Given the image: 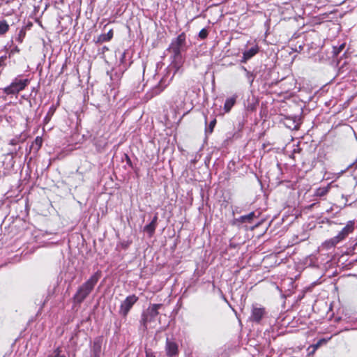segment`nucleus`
Returning a JSON list of instances; mask_svg holds the SVG:
<instances>
[{
	"label": "nucleus",
	"instance_id": "obj_1",
	"mask_svg": "<svg viewBox=\"0 0 357 357\" xmlns=\"http://www.w3.org/2000/svg\"><path fill=\"white\" fill-rule=\"evenodd\" d=\"M100 278V273L96 272L92 275L89 280L83 283L77 290L74 295V300L78 303H81L91 294L94 287Z\"/></svg>",
	"mask_w": 357,
	"mask_h": 357
},
{
	"label": "nucleus",
	"instance_id": "obj_2",
	"mask_svg": "<svg viewBox=\"0 0 357 357\" xmlns=\"http://www.w3.org/2000/svg\"><path fill=\"white\" fill-rule=\"evenodd\" d=\"M355 222L354 220L349 221L346 226L338 233V234L324 242L326 248L335 247L340 241L344 240L349 234L354 230Z\"/></svg>",
	"mask_w": 357,
	"mask_h": 357
},
{
	"label": "nucleus",
	"instance_id": "obj_3",
	"mask_svg": "<svg viewBox=\"0 0 357 357\" xmlns=\"http://www.w3.org/2000/svg\"><path fill=\"white\" fill-rule=\"evenodd\" d=\"M355 222L354 220L349 221L346 226L338 233V234L324 242L326 248L335 247L340 241L344 240L349 234L354 230Z\"/></svg>",
	"mask_w": 357,
	"mask_h": 357
},
{
	"label": "nucleus",
	"instance_id": "obj_4",
	"mask_svg": "<svg viewBox=\"0 0 357 357\" xmlns=\"http://www.w3.org/2000/svg\"><path fill=\"white\" fill-rule=\"evenodd\" d=\"M355 222L354 220L349 221L346 226L338 233V234L324 242L326 248L335 247L340 241L344 240L349 234L354 230Z\"/></svg>",
	"mask_w": 357,
	"mask_h": 357
},
{
	"label": "nucleus",
	"instance_id": "obj_5",
	"mask_svg": "<svg viewBox=\"0 0 357 357\" xmlns=\"http://www.w3.org/2000/svg\"><path fill=\"white\" fill-rule=\"evenodd\" d=\"M185 44V35L184 33L179 34L170 44L169 50L173 54L174 59H181V52Z\"/></svg>",
	"mask_w": 357,
	"mask_h": 357
},
{
	"label": "nucleus",
	"instance_id": "obj_6",
	"mask_svg": "<svg viewBox=\"0 0 357 357\" xmlns=\"http://www.w3.org/2000/svg\"><path fill=\"white\" fill-rule=\"evenodd\" d=\"M29 83V81L28 79H20L16 77L9 86L3 89V91L7 95L17 94L20 91L24 90Z\"/></svg>",
	"mask_w": 357,
	"mask_h": 357
},
{
	"label": "nucleus",
	"instance_id": "obj_7",
	"mask_svg": "<svg viewBox=\"0 0 357 357\" xmlns=\"http://www.w3.org/2000/svg\"><path fill=\"white\" fill-rule=\"evenodd\" d=\"M266 314L267 311L266 307L259 304H253L251 306L249 321L255 324H260Z\"/></svg>",
	"mask_w": 357,
	"mask_h": 357
},
{
	"label": "nucleus",
	"instance_id": "obj_8",
	"mask_svg": "<svg viewBox=\"0 0 357 357\" xmlns=\"http://www.w3.org/2000/svg\"><path fill=\"white\" fill-rule=\"evenodd\" d=\"M162 304H153L150 305L146 312L142 315V322L146 328L149 323L152 321L158 315V310L161 307Z\"/></svg>",
	"mask_w": 357,
	"mask_h": 357
},
{
	"label": "nucleus",
	"instance_id": "obj_9",
	"mask_svg": "<svg viewBox=\"0 0 357 357\" xmlns=\"http://www.w3.org/2000/svg\"><path fill=\"white\" fill-rule=\"evenodd\" d=\"M137 300L138 298L134 294L126 297V298L121 304L119 313L123 317L127 316L129 311L133 305L137 301Z\"/></svg>",
	"mask_w": 357,
	"mask_h": 357
},
{
	"label": "nucleus",
	"instance_id": "obj_10",
	"mask_svg": "<svg viewBox=\"0 0 357 357\" xmlns=\"http://www.w3.org/2000/svg\"><path fill=\"white\" fill-rule=\"evenodd\" d=\"M165 350L167 356L173 357L178 353V344L175 342L167 338Z\"/></svg>",
	"mask_w": 357,
	"mask_h": 357
},
{
	"label": "nucleus",
	"instance_id": "obj_11",
	"mask_svg": "<svg viewBox=\"0 0 357 357\" xmlns=\"http://www.w3.org/2000/svg\"><path fill=\"white\" fill-rule=\"evenodd\" d=\"M172 77H170L169 79H167L165 77H162L158 85L153 89V93L155 95L159 94L160 92H162L169 84L170 82L172 79Z\"/></svg>",
	"mask_w": 357,
	"mask_h": 357
},
{
	"label": "nucleus",
	"instance_id": "obj_12",
	"mask_svg": "<svg viewBox=\"0 0 357 357\" xmlns=\"http://www.w3.org/2000/svg\"><path fill=\"white\" fill-rule=\"evenodd\" d=\"M331 189V183L328 184L326 187H320L317 188L315 191V196L317 197H324L328 194Z\"/></svg>",
	"mask_w": 357,
	"mask_h": 357
},
{
	"label": "nucleus",
	"instance_id": "obj_13",
	"mask_svg": "<svg viewBox=\"0 0 357 357\" xmlns=\"http://www.w3.org/2000/svg\"><path fill=\"white\" fill-rule=\"evenodd\" d=\"M236 96H232L226 100L224 105V109L226 112H229L231 110L236 102Z\"/></svg>",
	"mask_w": 357,
	"mask_h": 357
},
{
	"label": "nucleus",
	"instance_id": "obj_14",
	"mask_svg": "<svg viewBox=\"0 0 357 357\" xmlns=\"http://www.w3.org/2000/svg\"><path fill=\"white\" fill-rule=\"evenodd\" d=\"M113 37V30L110 29L107 33L101 34L98 39L100 43L109 41Z\"/></svg>",
	"mask_w": 357,
	"mask_h": 357
},
{
	"label": "nucleus",
	"instance_id": "obj_15",
	"mask_svg": "<svg viewBox=\"0 0 357 357\" xmlns=\"http://www.w3.org/2000/svg\"><path fill=\"white\" fill-rule=\"evenodd\" d=\"M259 50V47L258 45H255L254 47L250 48L247 50V60L252 58L253 56H255L256 54L258 53Z\"/></svg>",
	"mask_w": 357,
	"mask_h": 357
},
{
	"label": "nucleus",
	"instance_id": "obj_16",
	"mask_svg": "<svg viewBox=\"0 0 357 357\" xmlns=\"http://www.w3.org/2000/svg\"><path fill=\"white\" fill-rule=\"evenodd\" d=\"M9 29V25L6 20L0 21V35L5 34Z\"/></svg>",
	"mask_w": 357,
	"mask_h": 357
},
{
	"label": "nucleus",
	"instance_id": "obj_17",
	"mask_svg": "<svg viewBox=\"0 0 357 357\" xmlns=\"http://www.w3.org/2000/svg\"><path fill=\"white\" fill-rule=\"evenodd\" d=\"M156 226L153 225V223H149L144 227V231L147 232L150 236H151L155 230Z\"/></svg>",
	"mask_w": 357,
	"mask_h": 357
},
{
	"label": "nucleus",
	"instance_id": "obj_18",
	"mask_svg": "<svg viewBox=\"0 0 357 357\" xmlns=\"http://www.w3.org/2000/svg\"><path fill=\"white\" fill-rule=\"evenodd\" d=\"M216 124V119H213L209 123L208 126L206 128V132L211 134L213 132L214 127Z\"/></svg>",
	"mask_w": 357,
	"mask_h": 357
},
{
	"label": "nucleus",
	"instance_id": "obj_19",
	"mask_svg": "<svg viewBox=\"0 0 357 357\" xmlns=\"http://www.w3.org/2000/svg\"><path fill=\"white\" fill-rule=\"evenodd\" d=\"M42 144H43V139H42V137H36L33 144H32V146H35L37 149H39L40 148V146H42Z\"/></svg>",
	"mask_w": 357,
	"mask_h": 357
},
{
	"label": "nucleus",
	"instance_id": "obj_20",
	"mask_svg": "<svg viewBox=\"0 0 357 357\" xmlns=\"http://www.w3.org/2000/svg\"><path fill=\"white\" fill-rule=\"evenodd\" d=\"M126 52H123L121 54V58H120V63L121 64L123 65V68L126 70L128 67L130 66V64H127L126 61Z\"/></svg>",
	"mask_w": 357,
	"mask_h": 357
},
{
	"label": "nucleus",
	"instance_id": "obj_21",
	"mask_svg": "<svg viewBox=\"0 0 357 357\" xmlns=\"http://www.w3.org/2000/svg\"><path fill=\"white\" fill-rule=\"evenodd\" d=\"M345 47V44L342 43L338 47H333V53L335 56H337Z\"/></svg>",
	"mask_w": 357,
	"mask_h": 357
},
{
	"label": "nucleus",
	"instance_id": "obj_22",
	"mask_svg": "<svg viewBox=\"0 0 357 357\" xmlns=\"http://www.w3.org/2000/svg\"><path fill=\"white\" fill-rule=\"evenodd\" d=\"M208 36V31L206 29H202L199 33V37L202 39H205Z\"/></svg>",
	"mask_w": 357,
	"mask_h": 357
},
{
	"label": "nucleus",
	"instance_id": "obj_23",
	"mask_svg": "<svg viewBox=\"0 0 357 357\" xmlns=\"http://www.w3.org/2000/svg\"><path fill=\"white\" fill-rule=\"evenodd\" d=\"M19 52H20V48L17 46H15L10 50V53H9V56H11L14 55L15 54L19 53Z\"/></svg>",
	"mask_w": 357,
	"mask_h": 357
},
{
	"label": "nucleus",
	"instance_id": "obj_24",
	"mask_svg": "<svg viewBox=\"0 0 357 357\" xmlns=\"http://www.w3.org/2000/svg\"><path fill=\"white\" fill-rule=\"evenodd\" d=\"M255 213L252 212L247 215V223H252V220H253V218L255 217Z\"/></svg>",
	"mask_w": 357,
	"mask_h": 357
},
{
	"label": "nucleus",
	"instance_id": "obj_25",
	"mask_svg": "<svg viewBox=\"0 0 357 357\" xmlns=\"http://www.w3.org/2000/svg\"><path fill=\"white\" fill-rule=\"evenodd\" d=\"M7 56L6 55L0 56V67H3L6 66V60Z\"/></svg>",
	"mask_w": 357,
	"mask_h": 357
},
{
	"label": "nucleus",
	"instance_id": "obj_26",
	"mask_svg": "<svg viewBox=\"0 0 357 357\" xmlns=\"http://www.w3.org/2000/svg\"><path fill=\"white\" fill-rule=\"evenodd\" d=\"M100 351V346L99 344L94 345V352H95V357H98L99 353Z\"/></svg>",
	"mask_w": 357,
	"mask_h": 357
},
{
	"label": "nucleus",
	"instance_id": "obj_27",
	"mask_svg": "<svg viewBox=\"0 0 357 357\" xmlns=\"http://www.w3.org/2000/svg\"><path fill=\"white\" fill-rule=\"evenodd\" d=\"M322 341L323 340H320L317 344L311 345L310 347H312V349H314V351H316L321 345Z\"/></svg>",
	"mask_w": 357,
	"mask_h": 357
},
{
	"label": "nucleus",
	"instance_id": "obj_28",
	"mask_svg": "<svg viewBox=\"0 0 357 357\" xmlns=\"http://www.w3.org/2000/svg\"><path fill=\"white\" fill-rule=\"evenodd\" d=\"M146 357H155L154 354L151 351H146Z\"/></svg>",
	"mask_w": 357,
	"mask_h": 357
},
{
	"label": "nucleus",
	"instance_id": "obj_29",
	"mask_svg": "<svg viewBox=\"0 0 357 357\" xmlns=\"http://www.w3.org/2000/svg\"><path fill=\"white\" fill-rule=\"evenodd\" d=\"M260 224H261V220H257V221L255 223V225H250V228L251 229H253L255 227H257V226H258V225H260Z\"/></svg>",
	"mask_w": 357,
	"mask_h": 357
},
{
	"label": "nucleus",
	"instance_id": "obj_30",
	"mask_svg": "<svg viewBox=\"0 0 357 357\" xmlns=\"http://www.w3.org/2000/svg\"><path fill=\"white\" fill-rule=\"evenodd\" d=\"M157 219V216H155L150 223H153V225L156 226Z\"/></svg>",
	"mask_w": 357,
	"mask_h": 357
},
{
	"label": "nucleus",
	"instance_id": "obj_31",
	"mask_svg": "<svg viewBox=\"0 0 357 357\" xmlns=\"http://www.w3.org/2000/svg\"><path fill=\"white\" fill-rule=\"evenodd\" d=\"M61 349L60 348H56L54 351L55 355H60Z\"/></svg>",
	"mask_w": 357,
	"mask_h": 357
},
{
	"label": "nucleus",
	"instance_id": "obj_32",
	"mask_svg": "<svg viewBox=\"0 0 357 357\" xmlns=\"http://www.w3.org/2000/svg\"><path fill=\"white\" fill-rule=\"evenodd\" d=\"M242 54V61H244L245 60V51L243 52Z\"/></svg>",
	"mask_w": 357,
	"mask_h": 357
},
{
	"label": "nucleus",
	"instance_id": "obj_33",
	"mask_svg": "<svg viewBox=\"0 0 357 357\" xmlns=\"http://www.w3.org/2000/svg\"><path fill=\"white\" fill-rule=\"evenodd\" d=\"M17 40H18L20 43H22V39L21 38V37H18V38H17Z\"/></svg>",
	"mask_w": 357,
	"mask_h": 357
},
{
	"label": "nucleus",
	"instance_id": "obj_34",
	"mask_svg": "<svg viewBox=\"0 0 357 357\" xmlns=\"http://www.w3.org/2000/svg\"><path fill=\"white\" fill-rule=\"evenodd\" d=\"M54 357H66L65 356L55 355Z\"/></svg>",
	"mask_w": 357,
	"mask_h": 357
},
{
	"label": "nucleus",
	"instance_id": "obj_35",
	"mask_svg": "<svg viewBox=\"0 0 357 357\" xmlns=\"http://www.w3.org/2000/svg\"><path fill=\"white\" fill-rule=\"evenodd\" d=\"M316 351H314V349H312V351L310 352V354H313Z\"/></svg>",
	"mask_w": 357,
	"mask_h": 357
},
{
	"label": "nucleus",
	"instance_id": "obj_36",
	"mask_svg": "<svg viewBox=\"0 0 357 357\" xmlns=\"http://www.w3.org/2000/svg\"><path fill=\"white\" fill-rule=\"evenodd\" d=\"M185 95H186V92H185V91H184L183 100H184Z\"/></svg>",
	"mask_w": 357,
	"mask_h": 357
},
{
	"label": "nucleus",
	"instance_id": "obj_37",
	"mask_svg": "<svg viewBox=\"0 0 357 357\" xmlns=\"http://www.w3.org/2000/svg\"><path fill=\"white\" fill-rule=\"evenodd\" d=\"M247 79H248V80H250V77L248 76V72H247Z\"/></svg>",
	"mask_w": 357,
	"mask_h": 357
},
{
	"label": "nucleus",
	"instance_id": "obj_38",
	"mask_svg": "<svg viewBox=\"0 0 357 357\" xmlns=\"http://www.w3.org/2000/svg\"><path fill=\"white\" fill-rule=\"evenodd\" d=\"M205 123L206 124L207 123V118H206V116H205Z\"/></svg>",
	"mask_w": 357,
	"mask_h": 357
}]
</instances>
